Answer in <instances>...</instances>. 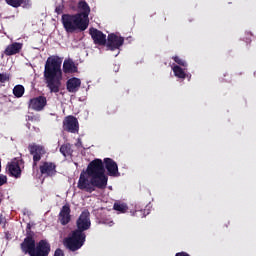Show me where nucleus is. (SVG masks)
Here are the masks:
<instances>
[{"label": "nucleus", "instance_id": "f257e3e1", "mask_svg": "<svg viewBox=\"0 0 256 256\" xmlns=\"http://www.w3.org/2000/svg\"><path fill=\"white\" fill-rule=\"evenodd\" d=\"M89 229H91V213L89 210H84L76 220V229L64 239L66 249L72 252L79 251L87 241L85 231H89Z\"/></svg>", "mask_w": 256, "mask_h": 256}, {"label": "nucleus", "instance_id": "f03ea898", "mask_svg": "<svg viewBox=\"0 0 256 256\" xmlns=\"http://www.w3.org/2000/svg\"><path fill=\"white\" fill-rule=\"evenodd\" d=\"M63 60L59 56H50L44 66V81L50 93L61 91V81H63V71L61 65Z\"/></svg>", "mask_w": 256, "mask_h": 256}, {"label": "nucleus", "instance_id": "7ed1b4c3", "mask_svg": "<svg viewBox=\"0 0 256 256\" xmlns=\"http://www.w3.org/2000/svg\"><path fill=\"white\" fill-rule=\"evenodd\" d=\"M86 174L91 178V185L93 187L107 189L109 177L105 175V164H103V160L97 158L91 161L87 166Z\"/></svg>", "mask_w": 256, "mask_h": 256}, {"label": "nucleus", "instance_id": "20e7f679", "mask_svg": "<svg viewBox=\"0 0 256 256\" xmlns=\"http://www.w3.org/2000/svg\"><path fill=\"white\" fill-rule=\"evenodd\" d=\"M62 25L66 33H75V31H86L89 21L82 18L81 14H64L62 15Z\"/></svg>", "mask_w": 256, "mask_h": 256}, {"label": "nucleus", "instance_id": "39448f33", "mask_svg": "<svg viewBox=\"0 0 256 256\" xmlns=\"http://www.w3.org/2000/svg\"><path fill=\"white\" fill-rule=\"evenodd\" d=\"M23 163H25V161H23V158L21 157L13 158L11 162H8L6 165V173H8L9 177L21 179L23 173L21 165H23Z\"/></svg>", "mask_w": 256, "mask_h": 256}, {"label": "nucleus", "instance_id": "423d86ee", "mask_svg": "<svg viewBox=\"0 0 256 256\" xmlns=\"http://www.w3.org/2000/svg\"><path fill=\"white\" fill-rule=\"evenodd\" d=\"M125 43V38L119 36L115 33L108 34L106 40V49L107 51H117V49H121L123 44Z\"/></svg>", "mask_w": 256, "mask_h": 256}, {"label": "nucleus", "instance_id": "0eeeda50", "mask_svg": "<svg viewBox=\"0 0 256 256\" xmlns=\"http://www.w3.org/2000/svg\"><path fill=\"white\" fill-rule=\"evenodd\" d=\"M47 107V97L37 96L29 100L28 108L32 111L41 112Z\"/></svg>", "mask_w": 256, "mask_h": 256}, {"label": "nucleus", "instance_id": "6e6552de", "mask_svg": "<svg viewBox=\"0 0 256 256\" xmlns=\"http://www.w3.org/2000/svg\"><path fill=\"white\" fill-rule=\"evenodd\" d=\"M77 187L81 191H86L87 193H93V191H95V187L97 186H93V184H91V178L89 181V178H87V172L83 171L80 174Z\"/></svg>", "mask_w": 256, "mask_h": 256}, {"label": "nucleus", "instance_id": "1a4fd4ad", "mask_svg": "<svg viewBox=\"0 0 256 256\" xmlns=\"http://www.w3.org/2000/svg\"><path fill=\"white\" fill-rule=\"evenodd\" d=\"M63 129L68 133H79V121L75 116H66L63 120Z\"/></svg>", "mask_w": 256, "mask_h": 256}, {"label": "nucleus", "instance_id": "9d476101", "mask_svg": "<svg viewBox=\"0 0 256 256\" xmlns=\"http://www.w3.org/2000/svg\"><path fill=\"white\" fill-rule=\"evenodd\" d=\"M51 253V244L47 240H40L36 243L32 256H49Z\"/></svg>", "mask_w": 256, "mask_h": 256}, {"label": "nucleus", "instance_id": "9b49d317", "mask_svg": "<svg viewBox=\"0 0 256 256\" xmlns=\"http://www.w3.org/2000/svg\"><path fill=\"white\" fill-rule=\"evenodd\" d=\"M28 151L30 155H33V166H37V162L41 161V157L47 153L45 151V147L37 144L29 145L28 146Z\"/></svg>", "mask_w": 256, "mask_h": 256}, {"label": "nucleus", "instance_id": "f8f14e48", "mask_svg": "<svg viewBox=\"0 0 256 256\" xmlns=\"http://www.w3.org/2000/svg\"><path fill=\"white\" fill-rule=\"evenodd\" d=\"M89 33L94 41V45H100V47H105V45H107V35L101 32V30L90 28Z\"/></svg>", "mask_w": 256, "mask_h": 256}, {"label": "nucleus", "instance_id": "ddd939ff", "mask_svg": "<svg viewBox=\"0 0 256 256\" xmlns=\"http://www.w3.org/2000/svg\"><path fill=\"white\" fill-rule=\"evenodd\" d=\"M41 175H46L47 177H55L57 175V164L53 162H43L39 167Z\"/></svg>", "mask_w": 256, "mask_h": 256}, {"label": "nucleus", "instance_id": "4468645a", "mask_svg": "<svg viewBox=\"0 0 256 256\" xmlns=\"http://www.w3.org/2000/svg\"><path fill=\"white\" fill-rule=\"evenodd\" d=\"M36 245L37 242H35V239L24 238L23 242L20 244V249L24 255L33 256Z\"/></svg>", "mask_w": 256, "mask_h": 256}, {"label": "nucleus", "instance_id": "2eb2a0df", "mask_svg": "<svg viewBox=\"0 0 256 256\" xmlns=\"http://www.w3.org/2000/svg\"><path fill=\"white\" fill-rule=\"evenodd\" d=\"M104 167L110 177L119 176V166L117 165V162H115V160L111 158H104Z\"/></svg>", "mask_w": 256, "mask_h": 256}, {"label": "nucleus", "instance_id": "dca6fc26", "mask_svg": "<svg viewBox=\"0 0 256 256\" xmlns=\"http://www.w3.org/2000/svg\"><path fill=\"white\" fill-rule=\"evenodd\" d=\"M58 219L61 225H69L71 223V206L69 204H65L61 208Z\"/></svg>", "mask_w": 256, "mask_h": 256}, {"label": "nucleus", "instance_id": "f3484780", "mask_svg": "<svg viewBox=\"0 0 256 256\" xmlns=\"http://www.w3.org/2000/svg\"><path fill=\"white\" fill-rule=\"evenodd\" d=\"M78 9L80 13H76L80 15L82 19H85L89 23V14L91 13V7H89V4L85 0H80L78 2Z\"/></svg>", "mask_w": 256, "mask_h": 256}, {"label": "nucleus", "instance_id": "a211bd4d", "mask_svg": "<svg viewBox=\"0 0 256 256\" xmlns=\"http://www.w3.org/2000/svg\"><path fill=\"white\" fill-rule=\"evenodd\" d=\"M81 87V79L73 77L67 80L66 89L68 93H77Z\"/></svg>", "mask_w": 256, "mask_h": 256}, {"label": "nucleus", "instance_id": "6ab92c4d", "mask_svg": "<svg viewBox=\"0 0 256 256\" xmlns=\"http://www.w3.org/2000/svg\"><path fill=\"white\" fill-rule=\"evenodd\" d=\"M21 49H23V43L13 42L8 45L4 50V54L7 57H11L12 55H17V53H21Z\"/></svg>", "mask_w": 256, "mask_h": 256}, {"label": "nucleus", "instance_id": "aec40b11", "mask_svg": "<svg viewBox=\"0 0 256 256\" xmlns=\"http://www.w3.org/2000/svg\"><path fill=\"white\" fill-rule=\"evenodd\" d=\"M79 71V68L75 64V62L71 59L64 60L63 63V72L64 73H77Z\"/></svg>", "mask_w": 256, "mask_h": 256}, {"label": "nucleus", "instance_id": "412c9836", "mask_svg": "<svg viewBox=\"0 0 256 256\" xmlns=\"http://www.w3.org/2000/svg\"><path fill=\"white\" fill-rule=\"evenodd\" d=\"M172 70H173L175 77H177L178 79H187L188 78V81H191V74L185 73V70L183 68H181V66L174 65L172 67Z\"/></svg>", "mask_w": 256, "mask_h": 256}, {"label": "nucleus", "instance_id": "4be33fe9", "mask_svg": "<svg viewBox=\"0 0 256 256\" xmlns=\"http://www.w3.org/2000/svg\"><path fill=\"white\" fill-rule=\"evenodd\" d=\"M5 2L7 5H10V7H14V9L21 7L23 3L24 5L31 7V0H5Z\"/></svg>", "mask_w": 256, "mask_h": 256}, {"label": "nucleus", "instance_id": "5701e85b", "mask_svg": "<svg viewBox=\"0 0 256 256\" xmlns=\"http://www.w3.org/2000/svg\"><path fill=\"white\" fill-rule=\"evenodd\" d=\"M114 211H118V213H127L129 211V206L125 203L116 202L113 206Z\"/></svg>", "mask_w": 256, "mask_h": 256}, {"label": "nucleus", "instance_id": "b1692460", "mask_svg": "<svg viewBox=\"0 0 256 256\" xmlns=\"http://www.w3.org/2000/svg\"><path fill=\"white\" fill-rule=\"evenodd\" d=\"M13 95L20 99L23 95H25V87L23 85H16L13 88Z\"/></svg>", "mask_w": 256, "mask_h": 256}, {"label": "nucleus", "instance_id": "393cba45", "mask_svg": "<svg viewBox=\"0 0 256 256\" xmlns=\"http://www.w3.org/2000/svg\"><path fill=\"white\" fill-rule=\"evenodd\" d=\"M60 153H61L64 157H67V155H71V153H72L71 144H69V143L63 144V145L60 147Z\"/></svg>", "mask_w": 256, "mask_h": 256}, {"label": "nucleus", "instance_id": "a878e982", "mask_svg": "<svg viewBox=\"0 0 256 256\" xmlns=\"http://www.w3.org/2000/svg\"><path fill=\"white\" fill-rule=\"evenodd\" d=\"M25 239H35V232L31 230V224H27L26 226V237Z\"/></svg>", "mask_w": 256, "mask_h": 256}, {"label": "nucleus", "instance_id": "bb28decb", "mask_svg": "<svg viewBox=\"0 0 256 256\" xmlns=\"http://www.w3.org/2000/svg\"><path fill=\"white\" fill-rule=\"evenodd\" d=\"M172 59L177 65H180V67H187V61L183 60L181 57L173 56Z\"/></svg>", "mask_w": 256, "mask_h": 256}, {"label": "nucleus", "instance_id": "cd10ccee", "mask_svg": "<svg viewBox=\"0 0 256 256\" xmlns=\"http://www.w3.org/2000/svg\"><path fill=\"white\" fill-rule=\"evenodd\" d=\"M11 81V75L8 73H0V83H7Z\"/></svg>", "mask_w": 256, "mask_h": 256}, {"label": "nucleus", "instance_id": "c85d7f7f", "mask_svg": "<svg viewBox=\"0 0 256 256\" xmlns=\"http://www.w3.org/2000/svg\"><path fill=\"white\" fill-rule=\"evenodd\" d=\"M102 223L104 225H108L109 227H113V225H115V222H113V220L106 218L102 220Z\"/></svg>", "mask_w": 256, "mask_h": 256}, {"label": "nucleus", "instance_id": "c756f323", "mask_svg": "<svg viewBox=\"0 0 256 256\" xmlns=\"http://www.w3.org/2000/svg\"><path fill=\"white\" fill-rule=\"evenodd\" d=\"M7 183V176L0 174V187H3Z\"/></svg>", "mask_w": 256, "mask_h": 256}, {"label": "nucleus", "instance_id": "7c9ffc66", "mask_svg": "<svg viewBox=\"0 0 256 256\" xmlns=\"http://www.w3.org/2000/svg\"><path fill=\"white\" fill-rule=\"evenodd\" d=\"M55 11H56V13H58V15H60V13H62L61 7H56Z\"/></svg>", "mask_w": 256, "mask_h": 256}, {"label": "nucleus", "instance_id": "2f4dec72", "mask_svg": "<svg viewBox=\"0 0 256 256\" xmlns=\"http://www.w3.org/2000/svg\"><path fill=\"white\" fill-rule=\"evenodd\" d=\"M1 203H3V198H0V205H1Z\"/></svg>", "mask_w": 256, "mask_h": 256}]
</instances>
